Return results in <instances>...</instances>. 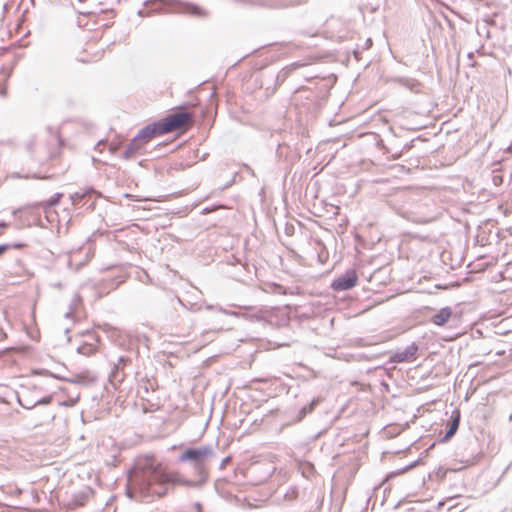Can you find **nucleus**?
Segmentation results:
<instances>
[{"label":"nucleus","instance_id":"f257e3e1","mask_svg":"<svg viewBox=\"0 0 512 512\" xmlns=\"http://www.w3.org/2000/svg\"><path fill=\"white\" fill-rule=\"evenodd\" d=\"M176 482L174 475L168 474L153 457L138 458L128 475L127 494L130 498L134 493L142 496L166 494L167 487Z\"/></svg>","mask_w":512,"mask_h":512},{"label":"nucleus","instance_id":"f03ea898","mask_svg":"<svg viewBox=\"0 0 512 512\" xmlns=\"http://www.w3.org/2000/svg\"><path fill=\"white\" fill-rule=\"evenodd\" d=\"M214 456L211 447L204 446L199 448H189L180 455V461L191 462L197 475L204 479L206 477V466L209 460Z\"/></svg>","mask_w":512,"mask_h":512},{"label":"nucleus","instance_id":"7ed1b4c3","mask_svg":"<svg viewBox=\"0 0 512 512\" xmlns=\"http://www.w3.org/2000/svg\"><path fill=\"white\" fill-rule=\"evenodd\" d=\"M160 133V123H155L152 126H147L140 131V133L132 140L125 151V157H132L138 150L141 149L142 145L148 142L156 135H162Z\"/></svg>","mask_w":512,"mask_h":512},{"label":"nucleus","instance_id":"20e7f679","mask_svg":"<svg viewBox=\"0 0 512 512\" xmlns=\"http://www.w3.org/2000/svg\"><path fill=\"white\" fill-rule=\"evenodd\" d=\"M190 121V115L184 112H177L168 115L160 121V133H169L173 130L183 127Z\"/></svg>","mask_w":512,"mask_h":512},{"label":"nucleus","instance_id":"39448f33","mask_svg":"<svg viewBox=\"0 0 512 512\" xmlns=\"http://www.w3.org/2000/svg\"><path fill=\"white\" fill-rule=\"evenodd\" d=\"M42 387H36L35 386V391L32 392V391H29L28 389H24L21 394L18 395V402L19 404L25 408V409H32L33 407H35L36 405L38 404H48L51 402L52 400V396L49 395V396H42L40 397L38 394L37 395H33L34 393L38 392L39 390H41Z\"/></svg>","mask_w":512,"mask_h":512},{"label":"nucleus","instance_id":"423d86ee","mask_svg":"<svg viewBox=\"0 0 512 512\" xmlns=\"http://www.w3.org/2000/svg\"><path fill=\"white\" fill-rule=\"evenodd\" d=\"M357 274L354 270H348L343 275L335 279L331 287L336 291L349 290L356 285Z\"/></svg>","mask_w":512,"mask_h":512},{"label":"nucleus","instance_id":"0eeeda50","mask_svg":"<svg viewBox=\"0 0 512 512\" xmlns=\"http://www.w3.org/2000/svg\"><path fill=\"white\" fill-rule=\"evenodd\" d=\"M90 494L91 490L85 487L71 496L66 494V497L63 498V503L70 508L80 507L85 504Z\"/></svg>","mask_w":512,"mask_h":512},{"label":"nucleus","instance_id":"6e6552de","mask_svg":"<svg viewBox=\"0 0 512 512\" xmlns=\"http://www.w3.org/2000/svg\"><path fill=\"white\" fill-rule=\"evenodd\" d=\"M418 346L415 343L407 346L403 350H398L393 354L391 360L395 363L409 362L415 359Z\"/></svg>","mask_w":512,"mask_h":512},{"label":"nucleus","instance_id":"1a4fd4ad","mask_svg":"<svg viewBox=\"0 0 512 512\" xmlns=\"http://www.w3.org/2000/svg\"><path fill=\"white\" fill-rule=\"evenodd\" d=\"M451 315H452V311L449 307L442 308L439 312H437L433 316L432 322L435 325L443 326L444 324L447 323V321L449 320Z\"/></svg>","mask_w":512,"mask_h":512},{"label":"nucleus","instance_id":"9d476101","mask_svg":"<svg viewBox=\"0 0 512 512\" xmlns=\"http://www.w3.org/2000/svg\"><path fill=\"white\" fill-rule=\"evenodd\" d=\"M455 414L456 415L453 417V419L451 421L449 430L446 432V434L444 436L445 440L450 439L456 433V431L459 427V419H460L459 412H456Z\"/></svg>","mask_w":512,"mask_h":512},{"label":"nucleus","instance_id":"9b49d317","mask_svg":"<svg viewBox=\"0 0 512 512\" xmlns=\"http://www.w3.org/2000/svg\"><path fill=\"white\" fill-rule=\"evenodd\" d=\"M76 256H77V252H71L69 254V258H68V265L70 268H75V270H78L83 264L84 262L83 261H78L76 259Z\"/></svg>","mask_w":512,"mask_h":512},{"label":"nucleus","instance_id":"f8f14e48","mask_svg":"<svg viewBox=\"0 0 512 512\" xmlns=\"http://www.w3.org/2000/svg\"><path fill=\"white\" fill-rule=\"evenodd\" d=\"M185 12L193 14V15H197V16L203 15V13L199 7H197L195 5H191V4L186 5Z\"/></svg>","mask_w":512,"mask_h":512},{"label":"nucleus","instance_id":"ddd939ff","mask_svg":"<svg viewBox=\"0 0 512 512\" xmlns=\"http://www.w3.org/2000/svg\"><path fill=\"white\" fill-rule=\"evenodd\" d=\"M60 197H61V194H57L56 196H54L51 199L47 200L45 202V207H53V206H55L59 202Z\"/></svg>","mask_w":512,"mask_h":512},{"label":"nucleus","instance_id":"4468645a","mask_svg":"<svg viewBox=\"0 0 512 512\" xmlns=\"http://www.w3.org/2000/svg\"><path fill=\"white\" fill-rule=\"evenodd\" d=\"M127 361H128V359H127V358H125V357H120V358H119V363L116 365V368H119L121 364H125Z\"/></svg>","mask_w":512,"mask_h":512},{"label":"nucleus","instance_id":"2eb2a0df","mask_svg":"<svg viewBox=\"0 0 512 512\" xmlns=\"http://www.w3.org/2000/svg\"><path fill=\"white\" fill-rule=\"evenodd\" d=\"M78 398L74 399V400H70L69 402H63L61 403L62 405H65V406H73L76 401H77Z\"/></svg>","mask_w":512,"mask_h":512},{"label":"nucleus","instance_id":"dca6fc26","mask_svg":"<svg viewBox=\"0 0 512 512\" xmlns=\"http://www.w3.org/2000/svg\"><path fill=\"white\" fill-rule=\"evenodd\" d=\"M7 250L6 245H0V256Z\"/></svg>","mask_w":512,"mask_h":512},{"label":"nucleus","instance_id":"f3484780","mask_svg":"<svg viewBox=\"0 0 512 512\" xmlns=\"http://www.w3.org/2000/svg\"><path fill=\"white\" fill-rule=\"evenodd\" d=\"M230 461L229 457H226L222 460L221 467H224Z\"/></svg>","mask_w":512,"mask_h":512},{"label":"nucleus","instance_id":"a211bd4d","mask_svg":"<svg viewBox=\"0 0 512 512\" xmlns=\"http://www.w3.org/2000/svg\"><path fill=\"white\" fill-rule=\"evenodd\" d=\"M82 197H83V195H82V194L75 193V194L72 196V199H73V201H75V199L82 198Z\"/></svg>","mask_w":512,"mask_h":512},{"label":"nucleus","instance_id":"6ab92c4d","mask_svg":"<svg viewBox=\"0 0 512 512\" xmlns=\"http://www.w3.org/2000/svg\"><path fill=\"white\" fill-rule=\"evenodd\" d=\"M79 302H80V299H79L78 297H76V298L73 300L72 305H73V306H76V305H78V304H79Z\"/></svg>","mask_w":512,"mask_h":512},{"label":"nucleus","instance_id":"aec40b11","mask_svg":"<svg viewBox=\"0 0 512 512\" xmlns=\"http://www.w3.org/2000/svg\"><path fill=\"white\" fill-rule=\"evenodd\" d=\"M315 403H316V401H313V402L311 403V405H310V407H309V409H308V411H309V412H310V411H312V409H313V407H314Z\"/></svg>","mask_w":512,"mask_h":512},{"label":"nucleus","instance_id":"412c9836","mask_svg":"<svg viewBox=\"0 0 512 512\" xmlns=\"http://www.w3.org/2000/svg\"><path fill=\"white\" fill-rule=\"evenodd\" d=\"M88 258H89V257H88V254L86 253V255H85V261H87V260H88Z\"/></svg>","mask_w":512,"mask_h":512}]
</instances>
